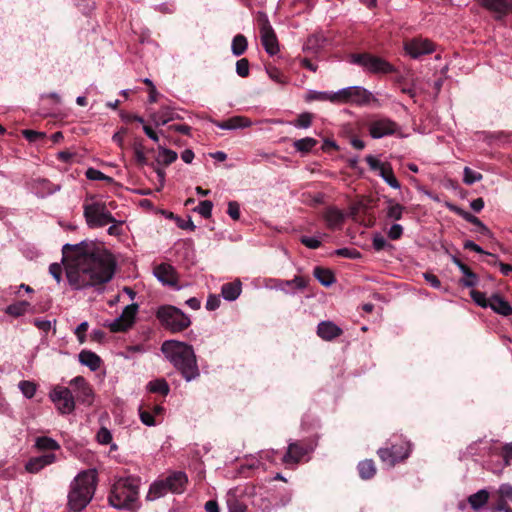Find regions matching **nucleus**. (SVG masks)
<instances>
[{"label": "nucleus", "instance_id": "nucleus-1", "mask_svg": "<svg viewBox=\"0 0 512 512\" xmlns=\"http://www.w3.org/2000/svg\"><path fill=\"white\" fill-rule=\"evenodd\" d=\"M73 249L75 257L66 267L69 284L75 290H82L109 282L115 273L116 262L111 253L93 248L84 251L80 244H65L63 251Z\"/></svg>", "mask_w": 512, "mask_h": 512}, {"label": "nucleus", "instance_id": "nucleus-2", "mask_svg": "<svg viewBox=\"0 0 512 512\" xmlns=\"http://www.w3.org/2000/svg\"><path fill=\"white\" fill-rule=\"evenodd\" d=\"M161 351L186 381H192L199 376L196 356L191 345L176 340H167L163 342Z\"/></svg>", "mask_w": 512, "mask_h": 512}, {"label": "nucleus", "instance_id": "nucleus-3", "mask_svg": "<svg viewBox=\"0 0 512 512\" xmlns=\"http://www.w3.org/2000/svg\"><path fill=\"white\" fill-rule=\"evenodd\" d=\"M97 482V472L89 469L80 472L71 482L68 505L71 510L79 512L91 501Z\"/></svg>", "mask_w": 512, "mask_h": 512}, {"label": "nucleus", "instance_id": "nucleus-4", "mask_svg": "<svg viewBox=\"0 0 512 512\" xmlns=\"http://www.w3.org/2000/svg\"><path fill=\"white\" fill-rule=\"evenodd\" d=\"M140 479L134 476L118 478L111 489L108 500L118 510L132 509L138 499Z\"/></svg>", "mask_w": 512, "mask_h": 512}, {"label": "nucleus", "instance_id": "nucleus-5", "mask_svg": "<svg viewBox=\"0 0 512 512\" xmlns=\"http://www.w3.org/2000/svg\"><path fill=\"white\" fill-rule=\"evenodd\" d=\"M187 482L188 478L184 472H172L167 477L157 479L150 485L146 499L148 501H155L164 497L169 492L173 494H181L185 491Z\"/></svg>", "mask_w": 512, "mask_h": 512}, {"label": "nucleus", "instance_id": "nucleus-6", "mask_svg": "<svg viewBox=\"0 0 512 512\" xmlns=\"http://www.w3.org/2000/svg\"><path fill=\"white\" fill-rule=\"evenodd\" d=\"M156 317L166 329L173 333L182 332L191 324V320L179 308L172 305H164L158 308Z\"/></svg>", "mask_w": 512, "mask_h": 512}, {"label": "nucleus", "instance_id": "nucleus-7", "mask_svg": "<svg viewBox=\"0 0 512 512\" xmlns=\"http://www.w3.org/2000/svg\"><path fill=\"white\" fill-rule=\"evenodd\" d=\"M349 62L371 74H391L396 71L395 67L385 59L366 52L351 54Z\"/></svg>", "mask_w": 512, "mask_h": 512}, {"label": "nucleus", "instance_id": "nucleus-8", "mask_svg": "<svg viewBox=\"0 0 512 512\" xmlns=\"http://www.w3.org/2000/svg\"><path fill=\"white\" fill-rule=\"evenodd\" d=\"M83 214L90 228L103 227L109 223L116 222L115 218L108 211L105 203L94 201L93 198H91V202L88 200L85 201Z\"/></svg>", "mask_w": 512, "mask_h": 512}, {"label": "nucleus", "instance_id": "nucleus-9", "mask_svg": "<svg viewBox=\"0 0 512 512\" xmlns=\"http://www.w3.org/2000/svg\"><path fill=\"white\" fill-rule=\"evenodd\" d=\"M330 100L334 102L365 106L374 100V96L369 90L362 86H350L338 90L330 96Z\"/></svg>", "mask_w": 512, "mask_h": 512}, {"label": "nucleus", "instance_id": "nucleus-10", "mask_svg": "<svg viewBox=\"0 0 512 512\" xmlns=\"http://www.w3.org/2000/svg\"><path fill=\"white\" fill-rule=\"evenodd\" d=\"M256 22L260 31L261 43L265 51L271 56L276 55L279 52V45L267 15L258 13Z\"/></svg>", "mask_w": 512, "mask_h": 512}, {"label": "nucleus", "instance_id": "nucleus-11", "mask_svg": "<svg viewBox=\"0 0 512 512\" xmlns=\"http://www.w3.org/2000/svg\"><path fill=\"white\" fill-rule=\"evenodd\" d=\"M367 129L373 139H380L397 133L400 129L399 125L383 116L374 117L367 123Z\"/></svg>", "mask_w": 512, "mask_h": 512}, {"label": "nucleus", "instance_id": "nucleus-12", "mask_svg": "<svg viewBox=\"0 0 512 512\" xmlns=\"http://www.w3.org/2000/svg\"><path fill=\"white\" fill-rule=\"evenodd\" d=\"M49 397L61 414H70L75 409L74 397L67 387H54L49 393Z\"/></svg>", "mask_w": 512, "mask_h": 512}, {"label": "nucleus", "instance_id": "nucleus-13", "mask_svg": "<svg viewBox=\"0 0 512 512\" xmlns=\"http://www.w3.org/2000/svg\"><path fill=\"white\" fill-rule=\"evenodd\" d=\"M137 311V304L133 303L127 305L120 316H118L112 321H106L105 326L108 327L110 331L114 333L127 331L134 324Z\"/></svg>", "mask_w": 512, "mask_h": 512}, {"label": "nucleus", "instance_id": "nucleus-14", "mask_svg": "<svg viewBox=\"0 0 512 512\" xmlns=\"http://www.w3.org/2000/svg\"><path fill=\"white\" fill-rule=\"evenodd\" d=\"M377 453L383 463L392 467L409 456L410 445L403 441L400 444L392 445L391 448H380Z\"/></svg>", "mask_w": 512, "mask_h": 512}, {"label": "nucleus", "instance_id": "nucleus-15", "mask_svg": "<svg viewBox=\"0 0 512 512\" xmlns=\"http://www.w3.org/2000/svg\"><path fill=\"white\" fill-rule=\"evenodd\" d=\"M367 164L370 169L373 171H377L378 175L385 181L393 189H400L401 185L394 175L392 166L388 162H381L377 158L372 155H367L365 157Z\"/></svg>", "mask_w": 512, "mask_h": 512}, {"label": "nucleus", "instance_id": "nucleus-16", "mask_svg": "<svg viewBox=\"0 0 512 512\" xmlns=\"http://www.w3.org/2000/svg\"><path fill=\"white\" fill-rule=\"evenodd\" d=\"M406 53L414 59L430 54L435 50L434 44L426 38H413L404 44Z\"/></svg>", "mask_w": 512, "mask_h": 512}, {"label": "nucleus", "instance_id": "nucleus-17", "mask_svg": "<svg viewBox=\"0 0 512 512\" xmlns=\"http://www.w3.org/2000/svg\"><path fill=\"white\" fill-rule=\"evenodd\" d=\"M70 385L75 388L78 401L85 405H91L93 403L94 394L92 388L83 377L78 376L73 378L70 381Z\"/></svg>", "mask_w": 512, "mask_h": 512}, {"label": "nucleus", "instance_id": "nucleus-18", "mask_svg": "<svg viewBox=\"0 0 512 512\" xmlns=\"http://www.w3.org/2000/svg\"><path fill=\"white\" fill-rule=\"evenodd\" d=\"M57 457L54 453H47L41 456L32 457L25 464V470L29 473H38L46 466L55 463Z\"/></svg>", "mask_w": 512, "mask_h": 512}, {"label": "nucleus", "instance_id": "nucleus-19", "mask_svg": "<svg viewBox=\"0 0 512 512\" xmlns=\"http://www.w3.org/2000/svg\"><path fill=\"white\" fill-rule=\"evenodd\" d=\"M154 276L164 285L173 286L177 283L175 269L167 263H162L154 268Z\"/></svg>", "mask_w": 512, "mask_h": 512}, {"label": "nucleus", "instance_id": "nucleus-20", "mask_svg": "<svg viewBox=\"0 0 512 512\" xmlns=\"http://www.w3.org/2000/svg\"><path fill=\"white\" fill-rule=\"evenodd\" d=\"M311 450L312 448L304 447L297 442L290 443L286 454L283 456V462L285 464H296Z\"/></svg>", "mask_w": 512, "mask_h": 512}, {"label": "nucleus", "instance_id": "nucleus-21", "mask_svg": "<svg viewBox=\"0 0 512 512\" xmlns=\"http://www.w3.org/2000/svg\"><path fill=\"white\" fill-rule=\"evenodd\" d=\"M341 334L342 329L332 321H322L317 326V335L325 341H331Z\"/></svg>", "mask_w": 512, "mask_h": 512}, {"label": "nucleus", "instance_id": "nucleus-22", "mask_svg": "<svg viewBox=\"0 0 512 512\" xmlns=\"http://www.w3.org/2000/svg\"><path fill=\"white\" fill-rule=\"evenodd\" d=\"M323 218L330 229L340 228L344 219V213L336 207H328L324 213Z\"/></svg>", "mask_w": 512, "mask_h": 512}, {"label": "nucleus", "instance_id": "nucleus-23", "mask_svg": "<svg viewBox=\"0 0 512 512\" xmlns=\"http://www.w3.org/2000/svg\"><path fill=\"white\" fill-rule=\"evenodd\" d=\"M175 119H179V115L168 106L161 107L159 111L151 114V120L156 126H164Z\"/></svg>", "mask_w": 512, "mask_h": 512}, {"label": "nucleus", "instance_id": "nucleus-24", "mask_svg": "<svg viewBox=\"0 0 512 512\" xmlns=\"http://www.w3.org/2000/svg\"><path fill=\"white\" fill-rule=\"evenodd\" d=\"M452 261L455 265L458 266V268L464 275V278L460 280V283L465 287L476 286L478 283L477 275L467 265L462 263L458 258L453 257Z\"/></svg>", "mask_w": 512, "mask_h": 512}, {"label": "nucleus", "instance_id": "nucleus-25", "mask_svg": "<svg viewBox=\"0 0 512 512\" xmlns=\"http://www.w3.org/2000/svg\"><path fill=\"white\" fill-rule=\"evenodd\" d=\"M489 307L496 313L509 316L512 314V306L498 294L489 298Z\"/></svg>", "mask_w": 512, "mask_h": 512}, {"label": "nucleus", "instance_id": "nucleus-26", "mask_svg": "<svg viewBox=\"0 0 512 512\" xmlns=\"http://www.w3.org/2000/svg\"><path fill=\"white\" fill-rule=\"evenodd\" d=\"M251 121L243 116H234L222 122H217L216 126L223 130H235L251 126Z\"/></svg>", "mask_w": 512, "mask_h": 512}, {"label": "nucleus", "instance_id": "nucleus-27", "mask_svg": "<svg viewBox=\"0 0 512 512\" xmlns=\"http://www.w3.org/2000/svg\"><path fill=\"white\" fill-rule=\"evenodd\" d=\"M78 359L82 365L87 366L91 371H96L100 368V357L90 350H82L78 355Z\"/></svg>", "mask_w": 512, "mask_h": 512}, {"label": "nucleus", "instance_id": "nucleus-28", "mask_svg": "<svg viewBox=\"0 0 512 512\" xmlns=\"http://www.w3.org/2000/svg\"><path fill=\"white\" fill-rule=\"evenodd\" d=\"M241 293V282L236 280L234 282L225 283L221 288V295L227 301L236 300Z\"/></svg>", "mask_w": 512, "mask_h": 512}, {"label": "nucleus", "instance_id": "nucleus-29", "mask_svg": "<svg viewBox=\"0 0 512 512\" xmlns=\"http://www.w3.org/2000/svg\"><path fill=\"white\" fill-rule=\"evenodd\" d=\"M482 6L498 14H505L511 7L512 0H480Z\"/></svg>", "mask_w": 512, "mask_h": 512}, {"label": "nucleus", "instance_id": "nucleus-30", "mask_svg": "<svg viewBox=\"0 0 512 512\" xmlns=\"http://www.w3.org/2000/svg\"><path fill=\"white\" fill-rule=\"evenodd\" d=\"M178 158V155L175 151L166 148L165 146H158V155L156 157V161L159 164L164 166H168L175 162Z\"/></svg>", "mask_w": 512, "mask_h": 512}, {"label": "nucleus", "instance_id": "nucleus-31", "mask_svg": "<svg viewBox=\"0 0 512 512\" xmlns=\"http://www.w3.org/2000/svg\"><path fill=\"white\" fill-rule=\"evenodd\" d=\"M34 447L39 451H56L60 449V444L51 437L40 436L35 439Z\"/></svg>", "mask_w": 512, "mask_h": 512}, {"label": "nucleus", "instance_id": "nucleus-32", "mask_svg": "<svg viewBox=\"0 0 512 512\" xmlns=\"http://www.w3.org/2000/svg\"><path fill=\"white\" fill-rule=\"evenodd\" d=\"M449 208L456 212L457 214H459L460 216H462L466 221H468L469 223L479 227L480 229V232L485 234V233H488L489 230L488 228L483 224V222L477 218L476 216L472 215L471 213L469 212H466V211H463L462 209L458 208V207H455L453 205H449Z\"/></svg>", "mask_w": 512, "mask_h": 512}, {"label": "nucleus", "instance_id": "nucleus-33", "mask_svg": "<svg viewBox=\"0 0 512 512\" xmlns=\"http://www.w3.org/2000/svg\"><path fill=\"white\" fill-rule=\"evenodd\" d=\"M489 499V493L485 489H481L478 492L472 494L468 498V503L470 504L471 508L474 510H480Z\"/></svg>", "mask_w": 512, "mask_h": 512}, {"label": "nucleus", "instance_id": "nucleus-34", "mask_svg": "<svg viewBox=\"0 0 512 512\" xmlns=\"http://www.w3.org/2000/svg\"><path fill=\"white\" fill-rule=\"evenodd\" d=\"M313 275L325 287H329L335 282L334 274L329 269L315 267Z\"/></svg>", "mask_w": 512, "mask_h": 512}, {"label": "nucleus", "instance_id": "nucleus-35", "mask_svg": "<svg viewBox=\"0 0 512 512\" xmlns=\"http://www.w3.org/2000/svg\"><path fill=\"white\" fill-rule=\"evenodd\" d=\"M248 42L244 35L237 34L232 39L231 43V52L234 56L238 57L244 54V52L247 50Z\"/></svg>", "mask_w": 512, "mask_h": 512}, {"label": "nucleus", "instance_id": "nucleus-36", "mask_svg": "<svg viewBox=\"0 0 512 512\" xmlns=\"http://www.w3.org/2000/svg\"><path fill=\"white\" fill-rule=\"evenodd\" d=\"M29 308H30L29 302L18 301L16 303H12L9 306H7L5 311L7 314H9L11 316L19 317V316L24 315L29 310Z\"/></svg>", "mask_w": 512, "mask_h": 512}, {"label": "nucleus", "instance_id": "nucleus-37", "mask_svg": "<svg viewBox=\"0 0 512 512\" xmlns=\"http://www.w3.org/2000/svg\"><path fill=\"white\" fill-rule=\"evenodd\" d=\"M359 475L362 479H370L376 473V468L372 460H364L358 464Z\"/></svg>", "mask_w": 512, "mask_h": 512}, {"label": "nucleus", "instance_id": "nucleus-38", "mask_svg": "<svg viewBox=\"0 0 512 512\" xmlns=\"http://www.w3.org/2000/svg\"><path fill=\"white\" fill-rule=\"evenodd\" d=\"M388 206L386 210V215L389 219L400 220L404 211V207L392 199L387 200Z\"/></svg>", "mask_w": 512, "mask_h": 512}, {"label": "nucleus", "instance_id": "nucleus-39", "mask_svg": "<svg viewBox=\"0 0 512 512\" xmlns=\"http://www.w3.org/2000/svg\"><path fill=\"white\" fill-rule=\"evenodd\" d=\"M147 389L152 393H160L162 395H167L170 391L169 385L164 379L150 381L147 385Z\"/></svg>", "mask_w": 512, "mask_h": 512}, {"label": "nucleus", "instance_id": "nucleus-40", "mask_svg": "<svg viewBox=\"0 0 512 512\" xmlns=\"http://www.w3.org/2000/svg\"><path fill=\"white\" fill-rule=\"evenodd\" d=\"M317 144V141L314 138L306 137L299 140H296L293 144L294 148L303 153L310 152Z\"/></svg>", "mask_w": 512, "mask_h": 512}, {"label": "nucleus", "instance_id": "nucleus-41", "mask_svg": "<svg viewBox=\"0 0 512 512\" xmlns=\"http://www.w3.org/2000/svg\"><path fill=\"white\" fill-rule=\"evenodd\" d=\"M265 70L272 81L281 85H285L287 83V78L277 67L268 65L265 67Z\"/></svg>", "mask_w": 512, "mask_h": 512}, {"label": "nucleus", "instance_id": "nucleus-42", "mask_svg": "<svg viewBox=\"0 0 512 512\" xmlns=\"http://www.w3.org/2000/svg\"><path fill=\"white\" fill-rule=\"evenodd\" d=\"M463 182L467 185H472L482 180L483 176L481 173L472 170L469 167H465L463 170Z\"/></svg>", "mask_w": 512, "mask_h": 512}, {"label": "nucleus", "instance_id": "nucleus-43", "mask_svg": "<svg viewBox=\"0 0 512 512\" xmlns=\"http://www.w3.org/2000/svg\"><path fill=\"white\" fill-rule=\"evenodd\" d=\"M87 179L93 180V181H106L108 183L113 182V178L110 176L105 175L100 170H97L95 168H88L85 173Z\"/></svg>", "mask_w": 512, "mask_h": 512}, {"label": "nucleus", "instance_id": "nucleus-44", "mask_svg": "<svg viewBox=\"0 0 512 512\" xmlns=\"http://www.w3.org/2000/svg\"><path fill=\"white\" fill-rule=\"evenodd\" d=\"M327 41V38L322 33H316L308 38L307 47L312 49L322 48Z\"/></svg>", "mask_w": 512, "mask_h": 512}, {"label": "nucleus", "instance_id": "nucleus-45", "mask_svg": "<svg viewBox=\"0 0 512 512\" xmlns=\"http://www.w3.org/2000/svg\"><path fill=\"white\" fill-rule=\"evenodd\" d=\"M18 387L22 394L28 399L32 398L36 393V385L33 382L20 381Z\"/></svg>", "mask_w": 512, "mask_h": 512}, {"label": "nucleus", "instance_id": "nucleus-46", "mask_svg": "<svg viewBox=\"0 0 512 512\" xmlns=\"http://www.w3.org/2000/svg\"><path fill=\"white\" fill-rule=\"evenodd\" d=\"M135 160L140 165L147 164V157L144 152V147L141 142H135L133 145Z\"/></svg>", "mask_w": 512, "mask_h": 512}, {"label": "nucleus", "instance_id": "nucleus-47", "mask_svg": "<svg viewBox=\"0 0 512 512\" xmlns=\"http://www.w3.org/2000/svg\"><path fill=\"white\" fill-rule=\"evenodd\" d=\"M213 209V203L209 200H204L199 203V205L195 208V211L198 212L202 217L209 218L211 217Z\"/></svg>", "mask_w": 512, "mask_h": 512}, {"label": "nucleus", "instance_id": "nucleus-48", "mask_svg": "<svg viewBox=\"0 0 512 512\" xmlns=\"http://www.w3.org/2000/svg\"><path fill=\"white\" fill-rule=\"evenodd\" d=\"M312 123V115L308 112L302 113L298 116V118L292 123L297 128H308Z\"/></svg>", "mask_w": 512, "mask_h": 512}, {"label": "nucleus", "instance_id": "nucleus-49", "mask_svg": "<svg viewBox=\"0 0 512 512\" xmlns=\"http://www.w3.org/2000/svg\"><path fill=\"white\" fill-rule=\"evenodd\" d=\"M470 296L477 305L483 308L489 307V299L486 298L483 292L472 290Z\"/></svg>", "mask_w": 512, "mask_h": 512}, {"label": "nucleus", "instance_id": "nucleus-50", "mask_svg": "<svg viewBox=\"0 0 512 512\" xmlns=\"http://www.w3.org/2000/svg\"><path fill=\"white\" fill-rule=\"evenodd\" d=\"M229 512H246V506L240 503L235 496H229L227 499Z\"/></svg>", "mask_w": 512, "mask_h": 512}, {"label": "nucleus", "instance_id": "nucleus-51", "mask_svg": "<svg viewBox=\"0 0 512 512\" xmlns=\"http://www.w3.org/2000/svg\"><path fill=\"white\" fill-rule=\"evenodd\" d=\"M97 441L102 445H107L112 441V434L106 427H101L96 435Z\"/></svg>", "mask_w": 512, "mask_h": 512}, {"label": "nucleus", "instance_id": "nucleus-52", "mask_svg": "<svg viewBox=\"0 0 512 512\" xmlns=\"http://www.w3.org/2000/svg\"><path fill=\"white\" fill-rule=\"evenodd\" d=\"M249 71V61L246 58H242L236 62V73L240 77H247Z\"/></svg>", "mask_w": 512, "mask_h": 512}, {"label": "nucleus", "instance_id": "nucleus-53", "mask_svg": "<svg viewBox=\"0 0 512 512\" xmlns=\"http://www.w3.org/2000/svg\"><path fill=\"white\" fill-rule=\"evenodd\" d=\"M139 417L141 422L149 427L155 426L156 422L154 419L153 414L150 411L143 410L142 408L139 409Z\"/></svg>", "mask_w": 512, "mask_h": 512}, {"label": "nucleus", "instance_id": "nucleus-54", "mask_svg": "<svg viewBox=\"0 0 512 512\" xmlns=\"http://www.w3.org/2000/svg\"><path fill=\"white\" fill-rule=\"evenodd\" d=\"M335 254L350 259H357L360 257V252L356 249L340 248L335 251Z\"/></svg>", "mask_w": 512, "mask_h": 512}, {"label": "nucleus", "instance_id": "nucleus-55", "mask_svg": "<svg viewBox=\"0 0 512 512\" xmlns=\"http://www.w3.org/2000/svg\"><path fill=\"white\" fill-rule=\"evenodd\" d=\"M89 324L87 321L81 322L75 329L74 333L80 343H84L86 339V331L88 330Z\"/></svg>", "mask_w": 512, "mask_h": 512}, {"label": "nucleus", "instance_id": "nucleus-56", "mask_svg": "<svg viewBox=\"0 0 512 512\" xmlns=\"http://www.w3.org/2000/svg\"><path fill=\"white\" fill-rule=\"evenodd\" d=\"M502 457L505 466L512 464V443H506L502 448Z\"/></svg>", "mask_w": 512, "mask_h": 512}, {"label": "nucleus", "instance_id": "nucleus-57", "mask_svg": "<svg viewBox=\"0 0 512 512\" xmlns=\"http://www.w3.org/2000/svg\"><path fill=\"white\" fill-rule=\"evenodd\" d=\"M300 241L310 249H317L321 245V241L316 237L302 236Z\"/></svg>", "mask_w": 512, "mask_h": 512}, {"label": "nucleus", "instance_id": "nucleus-58", "mask_svg": "<svg viewBox=\"0 0 512 512\" xmlns=\"http://www.w3.org/2000/svg\"><path fill=\"white\" fill-rule=\"evenodd\" d=\"M227 213L233 220H238L240 218L239 204L236 201H230L228 203Z\"/></svg>", "mask_w": 512, "mask_h": 512}, {"label": "nucleus", "instance_id": "nucleus-59", "mask_svg": "<svg viewBox=\"0 0 512 512\" xmlns=\"http://www.w3.org/2000/svg\"><path fill=\"white\" fill-rule=\"evenodd\" d=\"M402 233L403 227L400 224H393L388 231V237L392 240H397L402 236Z\"/></svg>", "mask_w": 512, "mask_h": 512}, {"label": "nucleus", "instance_id": "nucleus-60", "mask_svg": "<svg viewBox=\"0 0 512 512\" xmlns=\"http://www.w3.org/2000/svg\"><path fill=\"white\" fill-rule=\"evenodd\" d=\"M49 272L53 276V278L56 280L57 283L61 282L62 267L60 264L52 263L49 267Z\"/></svg>", "mask_w": 512, "mask_h": 512}, {"label": "nucleus", "instance_id": "nucleus-61", "mask_svg": "<svg viewBox=\"0 0 512 512\" xmlns=\"http://www.w3.org/2000/svg\"><path fill=\"white\" fill-rule=\"evenodd\" d=\"M143 131L154 142L159 141V135L165 136V132L163 130L157 133L148 125H143Z\"/></svg>", "mask_w": 512, "mask_h": 512}, {"label": "nucleus", "instance_id": "nucleus-62", "mask_svg": "<svg viewBox=\"0 0 512 512\" xmlns=\"http://www.w3.org/2000/svg\"><path fill=\"white\" fill-rule=\"evenodd\" d=\"M499 494L503 500L512 501V485L510 484H502L499 487Z\"/></svg>", "mask_w": 512, "mask_h": 512}, {"label": "nucleus", "instance_id": "nucleus-63", "mask_svg": "<svg viewBox=\"0 0 512 512\" xmlns=\"http://www.w3.org/2000/svg\"><path fill=\"white\" fill-rule=\"evenodd\" d=\"M424 279L426 282L433 288L439 289L441 287V282L438 277L432 273H424Z\"/></svg>", "mask_w": 512, "mask_h": 512}, {"label": "nucleus", "instance_id": "nucleus-64", "mask_svg": "<svg viewBox=\"0 0 512 512\" xmlns=\"http://www.w3.org/2000/svg\"><path fill=\"white\" fill-rule=\"evenodd\" d=\"M220 298L216 295H210L206 302V309L213 311L220 306Z\"/></svg>", "mask_w": 512, "mask_h": 512}]
</instances>
